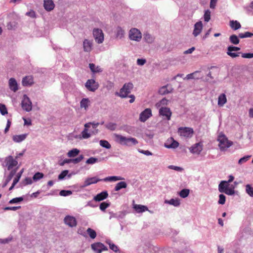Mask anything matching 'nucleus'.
<instances>
[{
	"label": "nucleus",
	"mask_w": 253,
	"mask_h": 253,
	"mask_svg": "<svg viewBox=\"0 0 253 253\" xmlns=\"http://www.w3.org/2000/svg\"><path fill=\"white\" fill-rule=\"evenodd\" d=\"M115 141L120 145L127 147H132L138 143V140L134 137H126L119 134H115Z\"/></svg>",
	"instance_id": "1"
},
{
	"label": "nucleus",
	"mask_w": 253,
	"mask_h": 253,
	"mask_svg": "<svg viewBox=\"0 0 253 253\" xmlns=\"http://www.w3.org/2000/svg\"><path fill=\"white\" fill-rule=\"evenodd\" d=\"M133 84L131 82L125 83L123 87L120 89L119 92H116L115 95L125 98L128 96V95L130 93L131 90L133 88Z\"/></svg>",
	"instance_id": "2"
},
{
	"label": "nucleus",
	"mask_w": 253,
	"mask_h": 253,
	"mask_svg": "<svg viewBox=\"0 0 253 253\" xmlns=\"http://www.w3.org/2000/svg\"><path fill=\"white\" fill-rule=\"evenodd\" d=\"M219 141V147L221 151H224L232 145L233 142L228 140L227 137L223 134H220L217 138Z\"/></svg>",
	"instance_id": "3"
},
{
	"label": "nucleus",
	"mask_w": 253,
	"mask_h": 253,
	"mask_svg": "<svg viewBox=\"0 0 253 253\" xmlns=\"http://www.w3.org/2000/svg\"><path fill=\"white\" fill-rule=\"evenodd\" d=\"M129 38L131 40L139 42L142 38V35L138 29L132 28L129 31Z\"/></svg>",
	"instance_id": "4"
},
{
	"label": "nucleus",
	"mask_w": 253,
	"mask_h": 253,
	"mask_svg": "<svg viewBox=\"0 0 253 253\" xmlns=\"http://www.w3.org/2000/svg\"><path fill=\"white\" fill-rule=\"evenodd\" d=\"M21 106L22 109L27 112H30L32 110V102L28 96L26 94L24 95L23 96V98L21 103Z\"/></svg>",
	"instance_id": "5"
},
{
	"label": "nucleus",
	"mask_w": 253,
	"mask_h": 253,
	"mask_svg": "<svg viewBox=\"0 0 253 253\" xmlns=\"http://www.w3.org/2000/svg\"><path fill=\"white\" fill-rule=\"evenodd\" d=\"M178 133L180 136L185 137L192 136L194 133L193 128L188 127H180L178 129Z\"/></svg>",
	"instance_id": "6"
},
{
	"label": "nucleus",
	"mask_w": 253,
	"mask_h": 253,
	"mask_svg": "<svg viewBox=\"0 0 253 253\" xmlns=\"http://www.w3.org/2000/svg\"><path fill=\"white\" fill-rule=\"evenodd\" d=\"M93 34L95 42L98 43H101L104 41V34L102 30L100 29H94L93 30Z\"/></svg>",
	"instance_id": "7"
},
{
	"label": "nucleus",
	"mask_w": 253,
	"mask_h": 253,
	"mask_svg": "<svg viewBox=\"0 0 253 253\" xmlns=\"http://www.w3.org/2000/svg\"><path fill=\"white\" fill-rule=\"evenodd\" d=\"M4 163L5 167L7 168L8 170L11 169L18 164V162L15 159H14L13 157L10 155L5 158Z\"/></svg>",
	"instance_id": "8"
},
{
	"label": "nucleus",
	"mask_w": 253,
	"mask_h": 253,
	"mask_svg": "<svg viewBox=\"0 0 253 253\" xmlns=\"http://www.w3.org/2000/svg\"><path fill=\"white\" fill-rule=\"evenodd\" d=\"M85 86L88 90L94 92L98 88L99 85L94 80L89 79L85 83Z\"/></svg>",
	"instance_id": "9"
},
{
	"label": "nucleus",
	"mask_w": 253,
	"mask_h": 253,
	"mask_svg": "<svg viewBox=\"0 0 253 253\" xmlns=\"http://www.w3.org/2000/svg\"><path fill=\"white\" fill-rule=\"evenodd\" d=\"M91 249L96 253H101L103 251H107L108 248L100 242L95 243L91 245Z\"/></svg>",
	"instance_id": "10"
},
{
	"label": "nucleus",
	"mask_w": 253,
	"mask_h": 253,
	"mask_svg": "<svg viewBox=\"0 0 253 253\" xmlns=\"http://www.w3.org/2000/svg\"><path fill=\"white\" fill-rule=\"evenodd\" d=\"M159 115L163 116L165 119L168 121L170 120L172 113L169 108L161 107L159 109Z\"/></svg>",
	"instance_id": "11"
},
{
	"label": "nucleus",
	"mask_w": 253,
	"mask_h": 253,
	"mask_svg": "<svg viewBox=\"0 0 253 253\" xmlns=\"http://www.w3.org/2000/svg\"><path fill=\"white\" fill-rule=\"evenodd\" d=\"M152 116L151 109L146 108L140 114L139 119L141 122H145Z\"/></svg>",
	"instance_id": "12"
},
{
	"label": "nucleus",
	"mask_w": 253,
	"mask_h": 253,
	"mask_svg": "<svg viewBox=\"0 0 253 253\" xmlns=\"http://www.w3.org/2000/svg\"><path fill=\"white\" fill-rule=\"evenodd\" d=\"M103 181V179H100L96 176L88 177L84 181L83 187H87L91 184L97 183L98 182Z\"/></svg>",
	"instance_id": "13"
},
{
	"label": "nucleus",
	"mask_w": 253,
	"mask_h": 253,
	"mask_svg": "<svg viewBox=\"0 0 253 253\" xmlns=\"http://www.w3.org/2000/svg\"><path fill=\"white\" fill-rule=\"evenodd\" d=\"M64 222L69 226L73 227L77 225L76 219L72 216L67 215L64 218Z\"/></svg>",
	"instance_id": "14"
},
{
	"label": "nucleus",
	"mask_w": 253,
	"mask_h": 253,
	"mask_svg": "<svg viewBox=\"0 0 253 253\" xmlns=\"http://www.w3.org/2000/svg\"><path fill=\"white\" fill-rule=\"evenodd\" d=\"M203 29V24L202 21H200L196 22L194 25L193 35L194 37L198 36L201 32Z\"/></svg>",
	"instance_id": "15"
},
{
	"label": "nucleus",
	"mask_w": 253,
	"mask_h": 253,
	"mask_svg": "<svg viewBox=\"0 0 253 253\" xmlns=\"http://www.w3.org/2000/svg\"><path fill=\"white\" fill-rule=\"evenodd\" d=\"M190 150L192 153L199 154L203 150V145L201 143H196L191 147Z\"/></svg>",
	"instance_id": "16"
},
{
	"label": "nucleus",
	"mask_w": 253,
	"mask_h": 253,
	"mask_svg": "<svg viewBox=\"0 0 253 253\" xmlns=\"http://www.w3.org/2000/svg\"><path fill=\"white\" fill-rule=\"evenodd\" d=\"M108 197V193L107 191H103L97 194L93 197V200L96 202H100L106 199Z\"/></svg>",
	"instance_id": "17"
},
{
	"label": "nucleus",
	"mask_w": 253,
	"mask_h": 253,
	"mask_svg": "<svg viewBox=\"0 0 253 253\" xmlns=\"http://www.w3.org/2000/svg\"><path fill=\"white\" fill-rule=\"evenodd\" d=\"M9 88L14 92H16L18 89V84L16 80L13 78H11L8 82Z\"/></svg>",
	"instance_id": "18"
},
{
	"label": "nucleus",
	"mask_w": 253,
	"mask_h": 253,
	"mask_svg": "<svg viewBox=\"0 0 253 253\" xmlns=\"http://www.w3.org/2000/svg\"><path fill=\"white\" fill-rule=\"evenodd\" d=\"M43 6L46 11H50L53 9L55 5L52 0H44Z\"/></svg>",
	"instance_id": "19"
},
{
	"label": "nucleus",
	"mask_w": 253,
	"mask_h": 253,
	"mask_svg": "<svg viewBox=\"0 0 253 253\" xmlns=\"http://www.w3.org/2000/svg\"><path fill=\"white\" fill-rule=\"evenodd\" d=\"M22 83L23 86H31L34 84L33 79L31 76H26L23 78Z\"/></svg>",
	"instance_id": "20"
},
{
	"label": "nucleus",
	"mask_w": 253,
	"mask_h": 253,
	"mask_svg": "<svg viewBox=\"0 0 253 253\" xmlns=\"http://www.w3.org/2000/svg\"><path fill=\"white\" fill-rule=\"evenodd\" d=\"M92 42L87 39H85L83 42L84 50L85 52H90L92 49Z\"/></svg>",
	"instance_id": "21"
},
{
	"label": "nucleus",
	"mask_w": 253,
	"mask_h": 253,
	"mask_svg": "<svg viewBox=\"0 0 253 253\" xmlns=\"http://www.w3.org/2000/svg\"><path fill=\"white\" fill-rule=\"evenodd\" d=\"M133 208L137 213H142L147 211H150L148 210L147 207L141 205L134 204Z\"/></svg>",
	"instance_id": "22"
},
{
	"label": "nucleus",
	"mask_w": 253,
	"mask_h": 253,
	"mask_svg": "<svg viewBox=\"0 0 253 253\" xmlns=\"http://www.w3.org/2000/svg\"><path fill=\"white\" fill-rule=\"evenodd\" d=\"M28 135L27 133L22 134L20 135H15L12 137V140L15 142L20 143L24 140Z\"/></svg>",
	"instance_id": "23"
},
{
	"label": "nucleus",
	"mask_w": 253,
	"mask_h": 253,
	"mask_svg": "<svg viewBox=\"0 0 253 253\" xmlns=\"http://www.w3.org/2000/svg\"><path fill=\"white\" fill-rule=\"evenodd\" d=\"M229 26L231 27V28L234 30H237L241 28V25L240 23L239 22H238L237 20H231L229 22Z\"/></svg>",
	"instance_id": "24"
},
{
	"label": "nucleus",
	"mask_w": 253,
	"mask_h": 253,
	"mask_svg": "<svg viewBox=\"0 0 253 253\" xmlns=\"http://www.w3.org/2000/svg\"><path fill=\"white\" fill-rule=\"evenodd\" d=\"M15 173H16L15 169L12 170L10 172L9 174L7 176L4 182L3 183V184L2 186V188H4L7 185V184L11 181V180L12 179V178H13L14 175L15 174Z\"/></svg>",
	"instance_id": "25"
},
{
	"label": "nucleus",
	"mask_w": 253,
	"mask_h": 253,
	"mask_svg": "<svg viewBox=\"0 0 253 253\" xmlns=\"http://www.w3.org/2000/svg\"><path fill=\"white\" fill-rule=\"evenodd\" d=\"M165 203L168 204L170 205H172L174 207H178L180 204V200L178 199H171L169 200H166L165 201Z\"/></svg>",
	"instance_id": "26"
},
{
	"label": "nucleus",
	"mask_w": 253,
	"mask_h": 253,
	"mask_svg": "<svg viewBox=\"0 0 253 253\" xmlns=\"http://www.w3.org/2000/svg\"><path fill=\"white\" fill-rule=\"evenodd\" d=\"M109 214H110V216L109 217L110 219H111L112 218L122 219L124 218L125 215V214L123 211H120L119 213H114L112 211H110Z\"/></svg>",
	"instance_id": "27"
},
{
	"label": "nucleus",
	"mask_w": 253,
	"mask_h": 253,
	"mask_svg": "<svg viewBox=\"0 0 253 253\" xmlns=\"http://www.w3.org/2000/svg\"><path fill=\"white\" fill-rule=\"evenodd\" d=\"M229 183L226 181H222L218 185V190L220 192L223 193L222 190L225 191L229 188Z\"/></svg>",
	"instance_id": "28"
},
{
	"label": "nucleus",
	"mask_w": 253,
	"mask_h": 253,
	"mask_svg": "<svg viewBox=\"0 0 253 253\" xmlns=\"http://www.w3.org/2000/svg\"><path fill=\"white\" fill-rule=\"evenodd\" d=\"M227 99L225 94H221L218 98V105L219 106H223L226 102Z\"/></svg>",
	"instance_id": "29"
},
{
	"label": "nucleus",
	"mask_w": 253,
	"mask_h": 253,
	"mask_svg": "<svg viewBox=\"0 0 253 253\" xmlns=\"http://www.w3.org/2000/svg\"><path fill=\"white\" fill-rule=\"evenodd\" d=\"M124 179V178L121 176H111L103 178V181H116L117 180H123Z\"/></svg>",
	"instance_id": "30"
},
{
	"label": "nucleus",
	"mask_w": 253,
	"mask_h": 253,
	"mask_svg": "<svg viewBox=\"0 0 253 253\" xmlns=\"http://www.w3.org/2000/svg\"><path fill=\"white\" fill-rule=\"evenodd\" d=\"M90 100L87 98L82 99L80 102V107L82 108H84L85 110L88 108L89 105Z\"/></svg>",
	"instance_id": "31"
},
{
	"label": "nucleus",
	"mask_w": 253,
	"mask_h": 253,
	"mask_svg": "<svg viewBox=\"0 0 253 253\" xmlns=\"http://www.w3.org/2000/svg\"><path fill=\"white\" fill-rule=\"evenodd\" d=\"M127 185V183L125 181L119 182L116 185L114 190L115 191H119L122 189L126 188Z\"/></svg>",
	"instance_id": "32"
},
{
	"label": "nucleus",
	"mask_w": 253,
	"mask_h": 253,
	"mask_svg": "<svg viewBox=\"0 0 253 253\" xmlns=\"http://www.w3.org/2000/svg\"><path fill=\"white\" fill-rule=\"evenodd\" d=\"M143 39L148 43H152L154 41L155 38L149 33H146L144 34Z\"/></svg>",
	"instance_id": "33"
},
{
	"label": "nucleus",
	"mask_w": 253,
	"mask_h": 253,
	"mask_svg": "<svg viewBox=\"0 0 253 253\" xmlns=\"http://www.w3.org/2000/svg\"><path fill=\"white\" fill-rule=\"evenodd\" d=\"M239 38V36H237L236 35H232L230 36L229 40L231 43L236 45L238 44L240 42Z\"/></svg>",
	"instance_id": "34"
},
{
	"label": "nucleus",
	"mask_w": 253,
	"mask_h": 253,
	"mask_svg": "<svg viewBox=\"0 0 253 253\" xmlns=\"http://www.w3.org/2000/svg\"><path fill=\"white\" fill-rule=\"evenodd\" d=\"M125 35V31L120 26L116 29V37L117 38L122 39Z\"/></svg>",
	"instance_id": "35"
},
{
	"label": "nucleus",
	"mask_w": 253,
	"mask_h": 253,
	"mask_svg": "<svg viewBox=\"0 0 253 253\" xmlns=\"http://www.w3.org/2000/svg\"><path fill=\"white\" fill-rule=\"evenodd\" d=\"M89 67L91 71L94 73H99L102 71V70L99 66L96 67L95 64L93 63H90L89 64Z\"/></svg>",
	"instance_id": "36"
},
{
	"label": "nucleus",
	"mask_w": 253,
	"mask_h": 253,
	"mask_svg": "<svg viewBox=\"0 0 253 253\" xmlns=\"http://www.w3.org/2000/svg\"><path fill=\"white\" fill-rule=\"evenodd\" d=\"M80 153V150L77 148H74L70 150L68 153L67 156L70 158H73L77 156Z\"/></svg>",
	"instance_id": "37"
},
{
	"label": "nucleus",
	"mask_w": 253,
	"mask_h": 253,
	"mask_svg": "<svg viewBox=\"0 0 253 253\" xmlns=\"http://www.w3.org/2000/svg\"><path fill=\"white\" fill-rule=\"evenodd\" d=\"M117 124L114 123L109 122L105 125V127L111 131H114L117 128Z\"/></svg>",
	"instance_id": "38"
},
{
	"label": "nucleus",
	"mask_w": 253,
	"mask_h": 253,
	"mask_svg": "<svg viewBox=\"0 0 253 253\" xmlns=\"http://www.w3.org/2000/svg\"><path fill=\"white\" fill-rule=\"evenodd\" d=\"M106 243L109 244V248L111 250L116 253H120V251L118 246H117L114 243H112L110 241H107Z\"/></svg>",
	"instance_id": "39"
},
{
	"label": "nucleus",
	"mask_w": 253,
	"mask_h": 253,
	"mask_svg": "<svg viewBox=\"0 0 253 253\" xmlns=\"http://www.w3.org/2000/svg\"><path fill=\"white\" fill-rule=\"evenodd\" d=\"M190 190L188 189H183L179 193V196L182 198H185L189 194Z\"/></svg>",
	"instance_id": "40"
},
{
	"label": "nucleus",
	"mask_w": 253,
	"mask_h": 253,
	"mask_svg": "<svg viewBox=\"0 0 253 253\" xmlns=\"http://www.w3.org/2000/svg\"><path fill=\"white\" fill-rule=\"evenodd\" d=\"M99 144L101 147L106 149H110L111 147V144L108 142V141L105 140H101L99 141Z\"/></svg>",
	"instance_id": "41"
},
{
	"label": "nucleus",
	"mask_w": 253,
	"mask_h": 253,
	"mask_svg": "<svg viewBox=\"0 0 253 253\" xmlns=\"http://www.w3.org/2000/svg\"><path fill=\"white\" fill-rule=\"evenodd\" d=\"M43 176L44 175L42 173L40 172H37L33 175V180L34 181H37L42 178L43 177Z\"/></svg>",
	"instance_id": "42"
},
{
	"label": "nucleus",
	"mask_w": 253,
	"mask_h": 253,
	"mask_svg": "<svg viewBox=\"0 0 253 253\" xmlns=\"http://www.w3.org/2000/svg\"><path fill=\"white\" fill-rule=\"evenodd\" d=\"M87 233L91 239H94L96 236V233L93 229L88 228L86 230Z\"/></svg>",
	"instance_id": "43"
},
{
	"label": "nucleus",
	"mask_w": 253,
	"mask_h": 253,
	"mask_svg": "<svg viewBox=\"0 0 253 253\" xmlns=\"http://www.w3.org/2000/svg\"><path fill=\"white\" fill-rule=\"evenodd\" d=\"M246 192L251 197H253V187L250 184L246 186Z\"/></svg>",
	"instance_id": "44"
},
{
	"label": "nucleus",
	"mask_w": 253,
	"mask_h": 253,
	"mask_svg": "<svg viewBox=\"0 0 253 253\" xmlns=\"http://www.w3.org/2000/svg\"><path fill=\"white\" fill-rule=\"evenodd\" d=\"M110 202H102L99 205V209L101 211H104L105 210L110 207Z\"/></svg>",
	"instance_id": "45"
},
{
	"label": "nucleus",
	"mask_w": 253,
	"mask_h": 253,
	"mask_svg": "<svg viewBox=\"0 0 253 253\" xmlns=\"http://www.w3.org/2000/svg\"><path fill=\"white\" fill-rule=\"evenodd\" d=\"M253 36V33L246 32L245 33H240L239 34V37L241 39L250 38Z\"/></svg>",
	"instance_id": "46"
},
{
	"label": "nucleus",
	"mask_w": 253,
	"mask_h": 253,
	"mask_svg": "<svg viewBox=\"0 0 253 253\" xmlns=\"http://www.w3.org/2000/svg\"><path fill=\"white\" fill-rule=\"evenodd\" d=\"M23 201V197H19L13 198L9 201V203L10 204L19 203Z\"/></svg>",
	"instance_id": "47"
},
{
	"label": "nucleus",
	"mask_w": 253,
	"mask_h": 253,
	"mask_svg": "<svg viewBox=\"0 0 253 253\" xmlns=\"http://www.w3.org/2000/svg\"><path fill=\"white\" fill-rule=\"evenodd\" d=\"M222 191L228 195H233L235 193L234 187H229L225 191L223 190Z\"/></svg>",
	"instance_id": "48"
},
{
	"label": "nucleus",
	"mask_w": 253,
	"mask_h": 253,
	"mask_svg": "<svg viewBox=\"0 0 253 253\" xmlns=\"http://www.w3.org/2000/svg\"><path fill=\"white\" fill-rule=\"evenodd\" d=\"M33 183V180L30 177H27L21 182V184L22 186H26L27 185L31 184Z\"/></svg>",
	"instance_id": "49"
},
{
	"label": "nucleus",
	"mask_w": 253,
	"mask_h": 253,
	"mask_svg": "<svg viewBox=\"0 0 253 253\" xmlns=\"http://www.w3.org/2000/svg\"><path fill=\"white\" fill-rule=\"evenodd\" d=\"M0 113L3 116L8 113L7 108L4 104L0 103Z\"/></svg>",
	"instance_id": "50"
},
{
	"label": "nucleus",
	"mask_w": 253,
	"mask_h": 253,
	"mask_svg": "<svg viewBox=\"0 0 253 253\" xmlns=\"http://www.w3.org/2000/svg\"><path fill=\"white\" fill-rule=\"evenodd\" d=\"M68 170H63L58 175V179L59 180H63L65 178V176L68 174Z\"/></svg>",
	"instance_id": "51"
},
{
	"label": "nucleus",
	"mask_w": 253,
	"mask_h": 253,
	"mask_svg": "<svg viewBox=\"0 0 253 253\" xmlns=\"http://www.w3.org/2000/svg\"><path fill=\"white\" fill-rule=\"evenodd\" d=\"M100 161V160H99L97 158L91 157L86 161V163L87 164H93Z\"/></svg>",
	"instance_id": "52"
},
{
	"label": "nucleus",
	"mask_w": 253,
	"mask_h": 253,
	"mask_svg": "<svg viewBox=\"0 0 253 253\" xmlns=\"http://www.w3.org/2000/svg\"><path fill=\"white\" fill-rule=\"evenodd\" d=\"M84 158L83 155H80L78 157L71 159L72 163L77 164L80 163Z\"/></svg>",
	"instance_id": "53"
},
{
	"label": "nucleus",
	"mask_w": 253,
	"mask_h": 253,
	"mask_svg": "<svg viewBox=\"0 0 253 253\" xmlns=\"http://www.w3.org/2000/svg\"><path fill=\"white\" fill-rule=\"evenodd\" d=\"M251 157V155H247V156H245L241 158V159H239V160L238 161V164L239 165H242L243 163H246L247 161H248L249 160V159Z\"/></svg>",
	"instance_id": "54"
},
{
	"label": "nucleus",
	"mask_w": 253,
	"mask_h": 253,
	"mask_svg": "<svg viewBox=\"0 0 253 253\" xmlns=\"http://www.w3.org/2000/svg\"><path fill=\"white\" fill-rule=\"evenodd\" d=\"M204 18L205 21L208 22L210 21L211 19V11L210 10H207L205 11L204 15Z\"/></svg>",
	"instance_id": "55"
},
{
	"label": "nucleus",
	"mask_w": 253,
	"mask_h": 253,
	"mask_svg": "<svg viewBox=\"0 0 253 253\" xmlns=\"http://www.w3.org/2000/svg\"><path fill=\"white\" fill-rule=\"evenodd\" d=\"M178 142L175 140H173V141L170 144L168 145H166L165 146L168 148H176L178 146Z\"/></svg>",
	"instance_id": "56"
},
{
	"label": "nucleus",
	"mask_w": 253,
	"mask_h": 253,
	"mask_svg": "<svg viewBox=\"0 0 253 253\" xmlns=\"http://www.w3.org/2000/svg\"><path fill=\"white\" fill-rule=\"evenodd\" d=\"M72 194V192L71 190H62L60 191L59 195L61 196H68Z\"/></svg>",
	"instance_id": "57"
},
{
	"label": "nucleus",
	"mask_w": 253,
	"mask_h": 253,
	"mask_svg": "<svg viewBox=\"0 0 253 253\" xmlns=\"http://www.w3.org/2000/svg\"><path fill=\"white\" fill-rule=\"evenodd\" d=\"M226 201V197L224 195L221 194L219 195V200L218 203L220 205L225 204Z\"/></svg>",
	"instance_id": "58"
},
{
	"label": "nucleus",
	"mask_w": 253,
	"mask_h": 253,
	"mask_svg": "<svg viewBox=\"0 0 253 253\" xmlns=\"http://www.w3.org/2000/svg\"><path fill=\"white\" fill-rule=\"evenodd\" d=\"M88 129L84 128L82 132V137L84 139H87L90 137V134L87 132Z\"/></svg>",
	"instance_id": "59"
},
{
	"label": "nucleus",
	"mask_w": 253,
	"mask_h": 253,
	"mask_svg": "<svg viewBox=\"0 0 253 253\" xmlns=\"http://www.w3.org/2000/svg\"><path fill=\"white\" fill-rule=\"evenodd\" d=\"M200 73L199 71H195V72L194 73H191V74H188L187 76H186V78L187 79H199V77H196L195 76V75H196L197 73Z\"/></svg>",
	"instance_id": "60"
},
{
	"label": "nucleus",
	"mask_w": 253,
	"mask_h": 253,
	"mask_svg": "<svg viewBox=\"0 0 253 253\" xmlns=\"http://www.w3.org/2000/svg\"><path fill=\"white\" fill-rule=\"evenodd\" d=\"M23 172V169H21L16 175V177L13 179L14 182H15L16 183H17L18 181H19V179L21 176V175Z\"/></svg>",
	"instance_id": "61"
},
{
	"label": "nucleus",
	"mask_w": 253,
	"mask_h": 253,
	"mask_svg": "<svg viewBox=\"0 0 253 253\" xmlns=\"http://www.w3.org/2000/svg\"><path fill=\"white\" fill-rule=\"evenodd\" d=\"M241 56L244 58H253V53H241Z\"/></svg>",
	"instance_id": "62"
},
{
	"label": "nucleus",
	"mask_w": 253,
	"mask_h": 253,
	"mask_svg": "<svg viewBox=\"0 0 253 253\" xmlns=\"http://www.w3.org/2000/svg\"><path fill=\"white\" fill-rule=\"evenodd\" d=\"M168 168L169 169H173V170H175L178 171H181L183 169V168H182L181 167H177V166H173V165L169 166L168 167Z\"/></svg>",
	"instance_id": "63"
},
{
	"label": "nucleus",
	"mask_w": 253,
	"mask_h": 253,
	"mask_svg": "<svg viewBox=\"0 0 253 253\" xmlns=\"http://www.w3.org/2000/svg\"><path fill=\"white\" fill-rule=\"evenodd\" d=\"M159 92L160 94L164 95L169 93V91L167 89V86H164L160 89Z\"/></svg>",
	"instance_id": "64"
}]
</instances>
